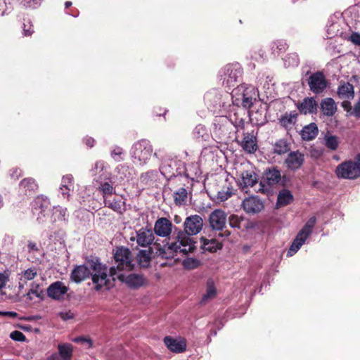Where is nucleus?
<instances>
[{"label":"nucleus","instance_id":"1","mask_svg":"<svg viewBox=\"0 0 360 360\" xmlns=\"http://www.w3.org/2000/svg\"><path fill=\"white\" fill-rule=\"evenodd\" d=\"M202 226L203 220L200 216L194 214L188 217L184 224V231L178 232L175 241L169 242V238L155 240L154 246L157 255L168 259H173L179 252L184 255L193 252L195 250V242L190 236L200 232Z\"/></svg>","mask_w":360,"mask_h":360},{"label":"nucleus","instance_id":"2","mask_svg":"<svg viewBox=\"0 0 360 360\" xmlns=\"http://www.w3.org/2000/svg\"><path fill=\"white\" fill-rule=\"evenodd\" d=\"M87 264L90 269L93 271L90 275L96 291H100L103 288L109 290L115 285V281L112 279L110 281L108 277L107 266L100 262L99 258L91 256L87 259Z\"/></svg>","mask_w":360,"mask_h":360},{"label":"nucleus","instance_id":"3","mask_svg":"<svg viewBox=\"0 0 360 360\" xmlns=\"http://www.w3.org/2000/svg\"><path fill=\"white\" fill-rule=\"evenodd\" d=\"M114 259L117 263V266L110 268L109 276L112 278L113 281H115V276L117 274V271H132L134 265L132 264L131 252L127 248H117L114 255Z\"/></svg>","mask_w":360,"mask_h":360},{"label":"nucleus","instance_id":"4","mask_svg":"<svg viewBox=\"0 0 360 360\" xmlns=\"http://www.w3.org/2000/svg\"><path fill=\"white\" fill-rule=\"evenodd\" d=\"M233 92L236 96V101L240 102L241 105L247 109L252 107L259 96L258 91L255 86L245 84L238 85Z\"/></svg>","mask_w":360,"mask_h":360},{"label":"nucleus","instance_id":"5","mask_svg":"<svg viewBox=\"0 0 360 360\" xmlns=\"http://www.w3.org/2000/svg\"><path fill=\"white\" fill-rule=\"evenodd\" d=\"M153 154V146L150 141L142 139L133 146L132 158L134 162L138 165L147 164Z\"/></svg>","mask_w":360,"mask_h":360},{"label":"nucleus","instance_id":"6","mask_svg":"<svg viewBox=\"0 0 360 360\" xmlns=\"http://www.w3.org/2000/svg\"><path fill=\"white\" fill-rule=\"evenodd\" d=\"M34 212L39 211L37 220L39 223H44L47 221L51 213V202L47 197L38 195L32 203Z\"/></svg>","mask_w":360,"mask_h":360},{"label":"nucleus","instance_id":"7","mask_svg":"<svg viewBox=\"0 0 360 360\" xmlns=\"http://www.w3.org/2000/svg\"><path fill=\"white\" fill-rule=\"evenodd\" d=\"M281 180L280 170L276 167H272L266 169L264 176L260 181L259 191L266 194L269 192V188L266 186H274L277 185Z\"/></svg>","mask_w":360,"mask_h":360},{"label":"nucleus","instance_id":"8","mask_svg":"<svg viewBox=\"0 0 360 360\" xmlns=\"http://www.w3.org/2000/svg\"><path fill=\"white\" fill-rule=\"evenodd\" d=\"M309 90L315 94H322L328 86V80L321 71H316L307 79Z\"/></svg>","mask_w":360,"mask_h":360},{"label":"nucleus","instance_id":"9","mask_svg":"<svg viewBox=\"0 0 360 360\" xmlns=\"http://www.w3.org/2000/svg\"><path fill=\"white\" fill-rule=\"evenodd\" d=\"M335 173L338 177L342 179H354L360 176L356 162L352 160L340 164L336 168Z\"/></svg>","mask_w":360,"mask_h":360},{"label":"nucleus","instance_id":"10","mask_svg":"<svg viewBox=\"0 0 360 360\" xmlns=\"http://www.w3.org/2000/svg\"><path fill=\"white\" fill-rule=\"evenodd\" d=\"M224 77L221 75L224 82H226L229 86L233 87L239 82L242 77L243 71L238 64H227L223 68Z\"/></svg>","mask_w":360,"mask_h":360},{"label":"nucleus","instance_id":"11","mask_svg":"<svg viewBox=\"0 0 360 360\" xmlns=\"http://www.w3.org/2000/svg\"><path fill=\"white\" fill-rule=\"evenodd\" d=\"M116 279L124 283L129 288L131 289H138L147 283L146 278L141 274H130L125 276L124 274H119Z\"/></svg>","mask_w":360,"mask_h":360},{"label":"nucleus","instance_id":"12","mask_svg":"<svg viewBox=\"0 0 360 360\" xmlns=\"http://www.w3.org/2000/svg\"><path fill=\"white\" fill-rule=\"evenodd\" d=\"M244 211L250 214L259 213L264 208L263 201L258 196H250L245 198L242 202Z\"/></svg>","mask_w":360,"mask_h":360},{"label":"nucleus","instance_id":"13","mask_svg":"<svg viewBox=\"0 0 360 360\" xmlns=\"http://www.w3.org/2000/svg\"><path fill=\"white\" fill-rule=\"evenodd\" d=\"M304 162V155L299 150L290 152L285 160V164L287 168L292 171L300 169Z\"/></svg>","mask_w":360,"mask_h":360},{"label":"nucleus","instance_id":"14","mask_svg":"<svg viewBox=\"0 0 360 360\" xmlns=\"http://www.w3.org/2000/svg\"><path fill=\"white\" fill-rule=\"evenodd\" d=\"M226 220V213L221 210H215L209 217L210 226L212 229L222 231Z\"/></svg>","mask_w":360,"mask_h":360},{"label":"nucleus","instance_id":"15","mask_svg":"<svg viewBox=\"0 0 360 360\" xmlns=\"http://www.w3.org/2000/svg\"><path fill=\"white\" fill-rule=\"evenodd\" d=\"M68 287L61 281H56L51 284L47 289V295L49 297L58 300L67 293Z\"/></svg>","mask_w":360,"mask_h":360},{"label":"nucleus","instance_id":"16","mask_svg":"<svg viewBox=\"0 0 360 360\" xmlns=\"http://www.w3.org/2000/svg\"><path fill=\"white\" fill-rule=\"evenodd\" d=\"M172 223L167 218L158 219L155 224L154 231L156 235L167 237L172 232Z\"/></svg>","mask_w":360,"mask_h":360},{"label":"nucleus","instance_id":"17","mask_svg":"<svg viewBox=\"0 0 360 360\" xmlns=\"http://www.w3.org/2000/svg\"><path fill=\"white\" fill-rule=\"evenodd\" d=\"M164 343L172 352L181 353L186 349V341L184 339L177 340L170 336L165 337Z\"/></svg>","mask_w":360,"mask_h":360},{"label":"nucleus","instance_id":"18","mask_svg":"<svg viewBox=\"0 0 360 360\" xmlns=\"http://www.w3.org/2000/svg\"><path fill=\"white\" fill-rule=\"evenodd\" d=\"M154 240L155 236L151 229L142 228L136 231V242L140 246H149L153 243Z\"/></svg>","mask_w":360,"mask_h":360},{"label":"nucleus","instance_id":"19","mask_svg":"<svg viewBox=\"0 0 360 360\" xmlns=\"http://www.w3.org/2000/svg\"><path fill=\"white\" fill-rule=\"evenodd\" d=\"M155 241L153 243L155 244ZM154 253V257L157 256L156 250L155 246L153 248L150 247L148 250H141L137 255V261L139 264L143 268L148 267L152 258V255ZM161 257L160 256H159Z\"/></svg>","mask_w":360,"mask_h":360},{"label":"nucleus","instance_id":"20","mask_svg":"<svg viewBox=\"0 0 360 360\" xmlns=\"http://www.w3.org/2000/svg\"><path fill=\"white\" fill-rule=\"evenodd\" d=\"M91 274L89 269L85 265L76 266L70 274V279L79 283L87 278Z\"/></svg>","mask_w":360,"mask_h":360},{"label":"nucleus","instance_id":"21","mask_svg":"<svg viewBox=\"0 0 360 360\" xmlns=\"http://www.w3.org/2000/svg\"><path fill=\"white\" fill-rule=\"evenodd\" d=\"M317 107L318 104L313 97L305 98L297 105L300 112L304 115L316 113Z\"/></svg>","mask_w":360,"mask_h":360},{"label":"nucleus","instance_id":"22","mask_svg":"<svg viewBox=\"0 0 360 360\" xmlns=\"http://www.w3.org/2000/svg\"><path fill=\"white\" fill-rule=\"evenodd\" d=\"M337 109V105L332 98H323L320 103V110L326 116H333L335 114Z\"/></svg>","mask_w":360,"mask_h":360},{"label":"nucleus","instance_id":"23","mask_svg":"<svg viewBox=\"0 0 360 360\" xmlns=\"http://www.w3.org/2000/svg\"><path fill=\"white\" fill-rule=\"evenodd\" d=\"M96 181L98 183L97 190L101 193L103 202L106 201L113 193H115V188L111 182L103 181L99 179H96Z\"/></svg>","mask_w":360,"mask_h":360},{"label":"nucleus","instance_id":"24","mask_svg":"<svg viewBox=\"0 0 360 360\" xmlns=\"http://www.w3.org/2000/svg\"><path fill=\"white\" fill-rule=\"evenodd\" d=\"M243 149L248 153H254L257 149L256 137L249 133L245 134L241 142Z\"/></svg>","mask_w":360,"mask_h":360},{"label":"nucleus","instance_id":"25","mask_svg":"<svg viewBox=\"0 0 360 360\" xmlns=\"http://www.w3.org/2000/svg\"><path fill=\"white\" fill-rule=\"evenodd\" d=\"M20 187L25 195L34 193L39 186L35 179L32 177L25 178L20 182Z\"/></svg>","mask_w":360,"mask_h":360},{"label":"nucleus","instance_id":"26","mask_svg":"<svg viewBox=\"0 0 360 360\" xmlns=\"http://www.w3.org/2000/svg\"><path fill=\"white\" fill-rule=\"evenodd\" d=\"M307 238V236H305L304 233L300 231L295 238L293 240L292 245L287 252V256L290 257L296 253L305 243Z\"/></svg>","mask_w":360,"mask_h":360},{"label":"nucleus","instance_id":"27","mask_svg":"<svg viewBox=\"0 0 360 360\" xmlns=\"http://www.w3.org/2000/svg\"><path fill=\"white\" fill-rule=\"evenodd\" d=\"M318 132L317 125L313 122L304 126L300 132V135L303 140L311 141L316 137Z\"/></svg>","mask_w":360,"mask_h":360},{"label":"nucleus","instance_id":"28","mask_svg":"<svg viewBox=\"0 0 360 360\" xmlns=\"http://www.w3.org/2000/svg\"><path fill=\"white\" fill-rule=\"evenodd\" d=\"M337 93L340 98H353L354 96V86L349 82H343L338 86Z\"/></svg>","mask_w":360,"mask_h":360},{"label":"nucleus","instance_id":"29","mask_svg":"<svg viewBox=\"0 0 360 360\" xmlns=\"http://www.w3.org/2000/svg\"><path fill=\"white\" fill-rule=\"evenodd\" d=\"M293 200L294 197L289 190L282 189L279 191L277 197L276 207H281L288 205Z\"/></svg>","mask_w":360,"mask_h":360},{"label":"nucleus","instance_id":"30","mask_svg":"<svg viewBox=\"0 0 360 360\" xmlns=\"http://www.w3.org/2000/svg\"><path fill=\"white\" fill-rule=\"evenodd\" d=\"M201 248L206 251L211 252H216L217 250H221L223 245L218 242L216 239L208 240L204 237L200 238Z\"/></svg>","mask_w":360,"mask_h":360},{"label":"nucleus","instance_id":"31","mask_svg":"<svg viewBox=\"0 0 360 360\" xmlns=\"http://www.w3.org/2000/svg\"><path fill=\"white\" fill-rule=\"evenodd\" d=\"M105 207H107L112 210L122 214L125 210V202L122 201L121 199L113 198L112 200H110L109 198L104 201Z\"/></svg>","mask_w":360,"mask_h":360},{"label":"nucleus","instance_id":"32","mask_svg":"<svg viewBox=\"0 0 360 360\" xmlns=\"http://www.w3.org/2000/svg\"><path fill=\"white\" fill-rule=\"evenodd\" d=\"M290 150V143L284 139H281L274 144V153L277 155H283Z\"/></svg>","mask_w":360,"mask_h":360},{"label":"nucleus","instance_id":"33","mask_svg":"<svg viewBox=\"0 0 360 360\" xmlns=\"http://www.w3.org/2000/svg\"><path fill=\"white\" fill-rule=\"evenodd\" d=\"M243 187H252L257 184V175L254 172L245 171L242 173Z\"/></svg>","mask_w":360,"mask_h":360},{"label":"nucleus","instance_id":"34","mask_svg":"<svg viewBox=\"0 0 360 360\" xmlns=\"http://www.w3.org/2000/svg\"><path fill=\"white\" fill-rule=\"evenodd\" d=\"M58 355L62 360H71L72 346L70 344H60L58 346Z\"/></svg>","mask_w":360,"mask_h":360},{"label":"nucleus","instance_id":"35","mask_svg":"<svg viewBox=\"0 0 360 360\" xmlns=\"http://www.w3.org/2000/svg\"><path fill=\"white\" fill-rule=\"evenodd\" d=\"M65 209H63L59 206L53 207V209L51 210L50 215L48 217H50V221L52 224L57 221L65 220Z\"/></svg>","mask_w":360,"mask_h":360},{"label":"nucleus","instance_id":"36","mask_svg":"<svg viewBox=\"0 0 360 360\" xmlns=\"http://www.w3.org/2000/svg\"><path fill=\"white\" fill-rule=\"evenodd\" d=\"M217 295V290L212 281H208L207 283L206 293L202 296L200 301L201 304H205L209 300L213 299Z\"/></svg>","mask_w":360,"mask_h":360},{"label":"nucleus","instance_id":"37","mask_svg":"<svg viewBox=\"0 0 360 360\" xmlns=\"http://www.w3.org/2000/svg\"><path fill=\"white\" fill-rule=\"evenodd\" d=\"M323 139L324 145L327 148L331 150H336L338 149L340 141L337 136L331 135L330 134L327 133L325 135Z\"/></svg>","mask_w":360,"mask_h":360},{"label":"nucleus","instance_id":"38","mask_svg":"<svg viewBox=\"0 0 360 360\" xmlns=\"http://www.w3.org/2000/svg\"><path fill=\"white\" fill-rule=\"evenodd\" d=\"M193 133L195 138L198 141H207L210 137L207 128L201 124L195 127Z\"/></svg>","mask_w":360,"mask_h":360},{"label":"nucleus","instance_id":"39","mask_svg":"<svg viewBox=\"0 0 360 360\" xmlns=\"http://www.w3.org/2000/svg\"><path fill=\"white\" fill-rule=\"evenodd\" d=\"M297 117V113L295 111L290 112L289 114L285 113L280 119V124L285 128H288L295 123Z\"/></svg>","mask_w":360,"mask_h":360},{"label":"nucleus","instance_id":"40","mask_svg":"<svg viewBox=\"0 0 360 360\" xmlns=\"http://www.w3.org/2000/svg\"><path fill=\"white\" fill-rule=\"evenodd\" d=\"M187 191L184 188H180L176 192L174 193V200L176 205L184 204L187 199Z\"/></svg>","mask_w":360,"mask_h":360},{"label":"nucleus","instance_id":"41","mask_svg":"<svg viewBox=\"0 0 360 360\" xmlns=\"http://www.w3.org/2000/svg\"><path fill=\"white\" fill-rule=\"evenodd\" d=\"M288 45L283 40H277L271 44V50L274 53L280 54L288 49Z\"/></svg>","mask_w":360,"mask_h":360},{"label":"nucleus","instance_id":"42","mask_svg":"<svg viewBox=\"0 0 360 360\" xmlns=\"http://www.w3.org/2000/svg\"><path fill=\"white\" fill-rule=\"evenodd\" d=\"M316 223V217L313 216L309 219L307 223L304 224L303 228L300 230L302 233L307 236L308 237L312 232V229Z\"/></svg>","mask_w":360,"mask_h":360},{"label":"nucleus","instance_id":"43","mask_svg":"<svg viewBox=\"0 0 360 360\" xmlns=\"http://www.w3.org/2000/svg\"><path fill=\"white\" fill-rule=\"evenodd\" d=\"M200 261L195 258H186L183 261V266L186 269H194L200 266Z\"/></svg>","mask_w":360,"mask_h":360},{"label":"nucleus","instance_id":"44","mask_svg":"<svg viewBox=\"0 0 360 360\" xmlns=\"http://www.w3.org/2000/svg\"><path fill=\"white\" fill-rule=\"evenodd\" d=\"M21 275L25 281H31L37 275V271L35 267H32L22 271Z\"/></svg>","mask_w":360,"mask_h":360},{"label":"nucleus","instance_id":"45","mask_svg":"<svg viewBox=\"0 0 360 360\" xmlns=\"http://www.w3.org/2000/svg\"><path fill=\"white\" fill-rule=\"evenodd\" d=\"M66 190H71L73 188V177L71 174L63 176L62 178L61 186Z\"/></svg>","mask_w":360,"mask_h":360},{"label":"nucleus","instance_id":"46","mask_svg":"<svg viewBox=\"0 0 360 360\" xmlns=\"http://www.w3.org/2000/svg\"><path fill=\"white\" fill-rule=\"evenodd\" d=\"M243 220V217H240L236 214H231L229 218V225L232 228H240V222Z\"/></svg>","mask_w":360,"mask_h":360},{"label":"nucleus","instance_id":"47","mask_svg":"<svg viewBox=\"0 0 360 360\" xmlns=\"http://www.w3.org/2000/svg\"><path fill=\"white\" fill-rule=\"evenodd\" d=\"M122 154L123 149L119 146H115L111 150V156L117 162H120L123 160L122 157Z\"/></svg>","mask_w":360,"mask_h":360},{"label":"nucleus","instance_id":"48","mask_svg":"<svg viewBox=\"0 0 360 360\" xmlns=\"http://www.w3.org/2000/svg\"><path fill=\"white\" fill-rule=\"evenodd\" d=\"M229 188H227L226 191L221 190L217 193V199L221 202L225 201L232 195V192L229 191Z\"/></svg>","mask_w":360,"mask_h":360},{"label":"nucleus","instance_id":"49","mask_svg":"<svg viewBox=\"0 0 360 360\" xmlns=\"http://www.w3.org/2000/svg\"><path fill=\"white\" fill-rule=\"evenodd\" d=\"M10 338L15 341L24 342L26 340L25 335L19 330L13 331L10 335Z\"/></svg>","mask_w":360,"mask_h":360},{"label":"nucleus","instance_id":"50","mask_svg":"<svg viewBox=\"0 0 360 360\" xmlns=\"http://www.w3.org/2000/svg\"><path fill=\"white\" fill-rule=\"evenodd\" d=\"M39 285H36L35 288L32 287L30 289V290L28 292V293L27 294V297L30 300H32V297H31V294H32V295H34L37 297L42 298V297H43L42 291H39Z\"/></svg>","mask_w":360,"mask_h":360},{"label":"nucleus","instance_id":"51","mask_svg":"<svg viewBox=\"0 0 360 360\" xmlns=\"http://www.w3.org/2000/svg\"><path fill=\"white\" fill-rule=\"evenodd\" d=\"M9 174L11 179L17 180L22 175V171L18 167H13L10 169Z\"/></svg>","mask_w":360,"mask_h":360},{"label":"nucleus","instance_id":"52","mask_svg":"<svg viewBox=\"0 0 360 360\" xmlns=\"http://www.w3.org/2000/svg\"><path fill=\"white\" fill-rule=\"evenodd\" d=\"M23 25H24V27H23L24 35L25 36H30L34 32L32 25L31 24V22L30 21L27 22V24L24 23Z\"/></svg>","mask_w":360,"mask_h":360},{"label":"nucleus","instance_id":"53","mask_svg":"<svg viewBox=\"0 0 360 360\" xmlns=\"http://www.w3.org/2000/svg\"><path fill=\"white\" fill-rule=\"evenodd\" d=\"M349 40L354 44L360 46V34L358 32H353L349 37Z\"/></svg>","mask_w":360,"mask_h":360},{"label":"nucleus","instance_id":"54","mask_svg":"<svg viewBox=\"0 0 360 360\" xmlns=\"http://www.w3.org/2000/svg\"><path fill=\"white\" fill-rule=\"evenodd\" d=\"M105 167L104 162L102 160L97 161L95 163L94 167L93 169V172L97 173L98 172H102Z\"/></svg>","mask_w":360,"mask_h":360},{"label":"nucleus","instance_id":"55","mask_svg":"<svg viewBox=\"0 0 360 360\" xmlns=\"http://www.w3.org/2000/svg\"><path fill=\"white\" fill-rule=\"evenodd\" d=\"M27 248L29 252H40V250L37 245V244L32 241H29L27 244Z\"/></svg>","mask_w":360,"mask_h":360},{"label":"nucleus","instance_id":"56","mask_svg":"<svg viewBox=\"0 0 360 360\" xmlns=\"http://www.w3.org/2000/svg\"><path fill=\"white\" fill-rule=\"evenodd\" d=\"M341 106L345 111H347V112H349L350 115H352L353 108L352 107L351 103L349 101H342L341 103Z\"/></svg>","mask_w":360,"mask_h":360},{"label":"nucleus","instance_id":"57","mask_svg":"<svg viewBox=\"0 0 360 360\" xmlns=\"http://www.w3.org/2000/svg\"><path fill=\"white\" fill-rule=\"evenodd\" d=\"M58 315L64 321H67L74 318V314L70 311L66 312H60Z\"/></svg>","mask_w":360,"mask_h":360},{"label":"nucleus","instance_id":"58","mask_svg":"<svg viewBox=\"0 0 360 360\" xmlns=\"http://www.w3.org/2000/svg\"><path fill=\"white\" fill-rule=\"evenodd\" d=\"M84 143L89 148L94 146L96 141L92 137L86 136L83 139Z\"/></svg>","mask_w":360,"mask_h":360},{"label":"nucleus","instance_id":"59","mask_svg":"<svg viewBox=\"0 0 360 360\" xmlns=\"http://www.w3.org/2000/svg\"><path fill=\"white\" fill-rule=\"evenodd\" d=\"M352 115L356 117H360V100L354 105Z\"/></svg>","mask_w":360,"mask_h":360},{"label":"nucleus","instance_id":"60","mask_svg":"<svg viewBox=\"0 0 360 360\" xmlns=\"http://www.w3.org/2000/svg\"><path fill=\"white\" fill-rule=\"evenodd\" d=\"M0 316H7V317H9V318L14 319V318H16L18 316V314L16 312H15V311H0Z\"/></svg>","mask_w":360,"mask_h":360},{"label":"nucleus","instance_id":"61","mask_svg":"<svg viewBox=\"0 0 360 360\" xmlns=\"http://www.w3.org/2000/svg\"><path fill=\"white\" fill-rule=\"evenodd\" d=\"M153 112L157 116L165 115L167 110L165 109H162L161 107H155L153 109Z\"/></svg>","mask_w":360,"mask_h":360},{"label":"nucleus","instance_id":"62","mask_svg":"<svg viewBox=\"0 0 360 360\" xmlns=\"http://www.w3.org/2000/svg\"><path fill=\"white\" fill-rule=\"evenodd\" d=\"M7 281V277L3 274H0V290L5 287Z\"/></svg>","mask_w":360,"mask_h":360},{"label":"nucleus","instance_id":"63","mask_svg":"<svg viewBox=\"0 0 360 360\" xmlns=\"http://www.w3.org/2000/svg\"><path fill=\"white\" fill-rule=\"evenodd\" d=\"M231 235V231L229 230L221 231L217 235L218 237L226 238Z\"/></svg>","mask_w":360,"mask_h":360},{"label":"nucleus","instance_id":"64","mask_svg":"<svg viewBox=\"0 0 360 360\" xmlns=\"http://www.w3.org/2000/svg\"><path fill=\"white\" fill-rule=\"evenodd\" d=\"M150 172H146V173H144V174H142L141 175V177H140L141 181L142 182H144V183L147 184V183H148V179H149V178H150Z\"/></svg>","mask_w":360,"mask_h":360}]
</instances>
